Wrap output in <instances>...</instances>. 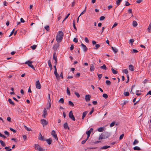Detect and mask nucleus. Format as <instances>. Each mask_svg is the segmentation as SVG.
I'll use <instances>...</instances> for the list:
<instances>
[{
    "instance_id": "f257e3e1",
    "label": "nucleus",
    "mask_w": 151,
    "mask_h": 151,
    "mask_svg": "<svg viewBox=\"0 0 151 151\" xmlns=\"http://www.w3.org/2000/svg\"><path fill=\"white\" fill-rule=\"evenodd\" d=\"M63 33L61 31H59L57 33L56 37V40L58 42H60L63 38Z\"/></svg>"
},
{
    "instance_id": "f03ea898",
    "label": "nucleus",
    "mask_w": 151,
    "mask_h": 151,
    "mask_svg": "<svg viewBox=\"0 0 151 151\" xmlns=\"http://www.w3.org/2000/svg\"><path fill=\"white\" fill-rule=\"evenodd\" d=\"M35 149L39 151H44L43 149L38 144H35Z\"/></svg>"
},
{
    "instance_id": "7ed1b4c3",
    "label": "nucleus",
    "mask_w": 151,
    "mask_h": 151,
    "mask_svg": "<svg viewBox=\"0 0 151 151\" xmlns=\"http://www.w3.org/2000/svg\"><path fill=\"white\" fill-rule=\"evenodd\" d=\"M32 61H28L26 62L25 63V64H27L28 65L31 67L33 69H35V68L33 66V65H32L31 64L32 63Z\"/></svg>"
},
{
    "instance_id": "20e7f679",
    "label": "nucleus",
    "mask_w": 151,
    "mask_h": 151,
    "mask_svg": "<svg viewBox=\"0 0 151 151\" xmlns=\"http://www.w3.org/2000/svg\"><path fill=\"white\" fill-rule=\"evenodd\" d=\"M69 117L71 119L75 121V119L74 116L73 115L72 111H70L69 113Z\"/></svg>"
},
{
    "instance_id": "39448f33",
    "label": "nucleus",
    "mask_w": 151,
    "mask_h": 151,
    "mask_svg": "<svg viewBox=\"0 0 151 151\" xmlns=\"http://www.w3.org/2000/svg\"><path fill=\"white\" fill-rule=\"evenodd\" d=\"M48 98L49 99L48 100V103L47 104V109H49L51 107V103H50L51 100L50 99V95L49 94H48Z\"/></svg>"
},
{
    "instance_id": "423d86ee",
    "label": "nucleus",
    "mask_w": 151,
    "mask_h": 151,
    "mask_svg": "<svg viewBox=\"0 0 151 151\" xmlns=\"http://www.w3.org/2000/svg\"><path fill=\"white\" fill-rule=\"evenodd\" d=\"M36 88L38 89H40L41 88V85L39 81H37L35 83Z\"/></svg>"
},
{
    "instance_id": "0eeeda50",
    "label": "nucleus",
    "mask_w": 151,
    "mask_h": 151,
    "mask_svg": "<svg viewBox=\"0 0 151 151\" xmlns=\"http://www.w3.org/2000/svg\"><path fill=\"white\" fill-rule=\"evenodd\" d=\"M93 131V129L92 128H91L89 130L87 131L86 132V134L87 135V138H88L89 137L91 133V132H92Z\"/></svg>"
},
{
    "instance_id": "6e6552de",
    "label": "nucleus",
    "mask_w": 151,
    "mask_h": 151,
    "mask_svg": "<svg viewBox=\"0 0 151 151\" xmlns=\"http://www.w3.org/2000/svg\"><path fill=\"white\" fill-rule=\"evenodd\" d=\"M51 134L56 140H58V138L57 137L56 134L54 130H52V131Z\"/></svg>"
},
{
    "instance_id": "1a4fd4ad",
    "label": "nucleus",
    "mask_w": 151,
    "mask_h": 151,
    "mask_svg": "<svg viewBox=\"0 0 151 151\" xmlns=\"http://www.w3.org/2000/svg\"><path fill=\"white\" fill-rule=\"evenodd\" d=\"M47 115V111L45 108H44L43 111V114L42 115V117L44 118H45L46 116Z\"/></svg>"
},
{
    "instance_id": "9d476101",
    "label": "nucleus",
    "mask_w": 151,
    "mask_h": 151,
    "mask_svg": "<svg viewBox=\"0 0 151 151\" xmlns=\"http://www.w3.org/2000/svg\"><path fill=\"white\" fill-rule=\"evenodd\" d=\"M91 96L89 95H86L85 96V99L86 102L89 101L90 100Z\"/></svg>"
},
{
    "instance_id": "9b49d317",
    "label": "nucleus",
    "mask_w": 151,
    "mask_h": 151,
    "mask_svg": "<svg viewBox=\"0 0 151 151\" xmlns=\"http://www.w3.org/2000/svg\"><path fill=\"white\" fill-rule=\"evenodd\" d=\"M41 122L43 126L46 125L47 124V121L44 119L41 120Z\"/></svg>"
},
{
    "instance_id": "f8f14e48",
    "label": "nucleus",
    "mask_w": 151,
    "mask_h": 151,
    "mask_svg": "<svg viewBox=\"0 0 151 151\" xmlns=\"http://www.w3.org/2000/svg\"><path fill=\"white\" fill-rule=\"evenodd\" d=\"M55 54H56V52H54L53 54V59L55 60V64H56L57 63V56H55Z\"/></svg>"
},
{
    "instance_id": "ddd939ff",
    "label": "nucleus",
    "mask_w": 151,
    "mask_h": 151,
    "mask_svg": "<svg viewBox=\"0 0 151 151\" xmlns=\"http://www.w3.org/2000/svg\"><path fill=\"white\" fill-rule=\"evenodd\" d=\"M38 138L39 140H41L45 141V139H44V137L40 133Z\"/></svg>"
},
{
    "instance_id": "4468645a",
    "label": "nucleus",
    "mask_w": 151,
    "mask_h": 151,
    "mask_svg": "<svg viewBox=\"0 0 151 151\" xmlns=\"http://www.w3.org/2000/svg\"><path fill=\"white\" fill-rule=\"evenodd\" d=\"M54 73L56 76V78L58 80H59L60 78H59V75L58 74L57 72V71L56 70H55L54 72Z\"/></svg>"
},
{
    "instance_id": "2eb2a0df",
    "label": "nucleus",
    "mask_w": 151,
    "mask_h": 151,
    "mask_svg": "<svg viewBox=\"0 0 151 151\" xmlns=\"http://www.w3.org/2000/svg\"><path fill=\"white\" fill-rule=\"evenodd\" d=\"M129 69L131 71H133L134 70V66L132 65H129Z\"/></svg>"
},
{
    "instance_id": "dca6fc26",
    "label": "nucleus",
    "mask_w": 151,
    "mask_h": 151,
    "mask_svg": "<svg viewBox=\"0 0 151 151\" xmlns=\"http://www.w3.org/2000/svg\"><path fill=\"white\" fill-rule=\"evenodd\" d=\"M45 140L46 141L47 143L49 145H50L52 143V139L50 138H49Z\"/></svg>"
},
{
    "instance_id": "f3484780",
    "label": "nucleus",
    "mask_w": 151,
    "mask_h": 151,
    "mask_svg": "<svg viewBox=\"0 0 151 151\" xmlns=\"http://www.w3.org/2000/svg\"><path fill=\"white\" fill-rule=\"evenodd\" d=\"M132 25L134 27H136L137 26V22L136 21H133L132 22Z\"/></svg>"
},
{
    "instance_id": "a211bd4d",
    "label": "nucleus",
    "mask_w": 151,
    "mask_h": 151,
    "mask_svg": "<svg viewBox=\"0 0 151 151\" xmlns=\"http://www.w3.org/2000/svg\"><path fill=\"white\" fill-rule=\"evenodd\" d=\"M8 101L10 104H11L13 105H15L14 103L12 101V99H10V98L9 99Z\"/></svg>"
},
{
    "instance_id": "6ab92c4d",
    "label": "nucleus",
    "mask_w": 151,
    "mask_h": 151,
    "mask_svg": "<svg viewBox=\"0 0 151 151\" xmlns=\"http://www.w3.org/2000/svg\"><path fill=\"white\" fill-rule=\"evenodd\" d=\"M63 126L64 128L65 129L67 128L68 129H70L69 127L68 126V124L66 122L64 124Z\"/></svg>"
},
{
    "instance_id": "aec40b11",
    "label": "nucleus",
    "mask_w": 151,
    "mask_h": 151,
    "mask_svg": "<svg viewBox=\"0 0 151 151\" xmlns=\"http://www.w3.org/2000/svg\"><path fill=\"white\" fill-rule=\"evenodd\" d=\"M88 113L87 111H85L83 112V113L82 119H83L84 117H85L86 114Z\"/></svg>"
},
{
    "instance_id": "412c9836",
    "label": "nucleus",
    "mask_w": 151,
    "mask_h": 151,
    "mask_svg": "<svg viewBox=\"0 0 151 151\" xmlns=\"http://www.w3.org/2000/svg\"><path fill=\"white\" fill-rule=\"evenodd\" d=\"M112 50L115 53H116L118 51V49L116 48H111Z\"/></svg>"
},
{
    "instance_id": "4be33fe9",
    "label": "nucleus",
    "mask_w": 151,
    "mask_h": 151,
    "mask_svg": "<svg viewBox=\"0 0 151 151\" xmlns=\"http://www.w3.org/2000/svg\"><path fill=\"white\" fill-rule=\"evenodd\" d=\"M110 147V146H104L101 147V149H106L108 148H109Z\"/></svg>"
},
{
    "instance_id": "5701e85b",
    "label": "nucleus",
    "mask_w": 151,
    "mask_h": 151,
    "mask_svg": "<svg viewBox=\"0 0 151 151\" xmlns=\"http://www.w3.org/2000/svg\"><path fill=\"white\" fill-rule=\"evenodd\" d=\"M98 131L99 132H102L104 130V128L101 127L97 129Z\"/></svg>"
},
{
    "instance_id": "b1692460",
    "label": "nucleus",
    "mask_w": 151,
    "mask_h": 151,
    "mask_svg": "<svg viewBox=\"0 0 151 151\" xmlns=\"http://www.w3.org/2000/svg\"><path fill=\"white\" fill-rule=\"evenodd\" d=\"M122 0H116V4L117 5V6H119Z\"/></svg>"
},
{
    "instance_id": "393cba45",
    "label": "nucleus",
    "mask_w": 151,
    "mask_h": 151,
    "mask_svg": "<svg viewBox=\"0 0 151 151\" xmlns=\"http://www.w3.org/2000/svg\"><path fill=\"white\" fill-rule=\"evenodd\" d=\"M94 66L93 64H91V66L90 68V70L91 71H94Z\"/></svg>"
},
{
    "instance_id": "a878e982",
    "label": "nucleus",
    "mask_w": 151,
    "mask_h": 151,
    "mask_svg": "<svg viewBox=\"0 0 151 151\" xmlns=\"http://www.w3.org/2000/svg\"><path fill=\"white\" fill-rule=\"evenodd\" d=\"M111 71L114 74H116L117 73V71L115 70L114 68H112L111 69Z\"/></svg>"
},
{
    "instance_id": "bb28decb",
    "label": "nucleus",
    "mask_w": 151,
    "mask_h": 151,
    "mask_svg": "<svg viewBox=\"0 0 151 151\" xmlns=\"http://www.w3.org/2000/svg\"><path fill=\"white\" fill-rule=\"evenodd\" d=\"M100 68L104 70L107 69V68L105 64H104L102 66H101Z\"/></svg>"
},
{
    "instance_id": "cd10ccee",
    "label": "nucleus",
    "mask_w": 151,
    "mask_h": 151,
    "mask_svg": "<svg viewBox=\"0 0 151 151\" xmlns=\"http://www.w3.org/2000/svg\"><path fill=\"white\" fill-rule=\"evenodd\" d=\"M138 52V51L136 49H133L132 50H131V52L132 53H136Z\"/></svg>"
},
{
    "instance_id": "c85d7f7f",
    "label": "nucleus",
    "mask_w": 151,
    "mask_h": 151,
    "mask_svg": "<svg viewBox=\"0 0 151 151\" xmlns=\"http://www.w3.org/2000/svg\"><path fill=\"white\" fill-rule=\"evenodd\" d=\"M68 104L69 105L73 106H74V104L71 101H68Z\"/></svg>"
},
{
    "instance_id": "c756f323",
    "label": "nucleus",
    "mask_w": 151,
    "mask_h": 151,
    "mask_svg": "<svg viewBox=\"0 0 151 151\" xmlns=\"http://www.w3.org/2000/svg\"><path fill=\"white\" fill-rule=\"evenodd\" d=\"M86 7H85V8L84 10L80 14V15L79 16V17H80L83 14L85 13V12H86Z\"/></svg>"
},
{
    "instance_id": "7c9ffc66",
    "label": "nucleus",
    "mask_w": 151,
    "mask_h": 151,
    "mask_svg": "<svg viewBox=\"0 0 151 151\" xmlns=\"http://www.w3.org/2000/svg\"><path fill=\"white\" fill-rule=\"evenodd\" d=\"M0 143L1 145L3 146H5L6 145L5 144V143L3 141L1 140H0Z\"/></svg>"
},
{
    "instance_id": "2f4dec72",
    "label": "nucleus",
    "mask_w": 151,
    "mask_h": 151,
    "mask_svg": "<svg viewBox=\"0 0 151 151\" xmlns=\"http://www.w3.org/2000/svg\"><path fill=\"white\" fill-rule=\"evenodd\" d=\"M4 149L6 150V151H11L12 150V149L9 147H5Z\"/></svg>"
},
{
    "instance_id": "473e14b6",
    "label": "nucleus",
    "mask_w": 151,
    "mask_h": 151,
    "mask_svg": "<svg viewBox=\"0 0 151 151\" xmlns=\"http://www.w3.org/2000/svg\"><path fill=\"white\" fill-rule=\"evenodd\" d=\"M139 142V141L137 139L134 140V141L133 142V145H135L136 144H138Z\"/></svg>"
},
{
    "instance_id": "72a5a7b5",
    "label": "nucleus",
    "mask_w": 151,
    "mask_h": 151,
    "mask_svg": "<svg viewBox=\"0 0 151 151\" xmlns=\"http://www.w3.org/2000/svg\"><path fill=\"white\" fill-rule=\"evenodd\" d=\"M104 136L102 134H101V135H100L99 138V139H102L104 138Z\"/></svg>"
},
{
    "instance_id": "f704fd0d",
    "label": "nucleus",
    "mask_w": 151,
    "mask_h": 151,
    "mask_svg": "<svg viewBox=\"0 0 151 151\" xmlns=\"http://www.w3.org/2000/svg\"><path fill=\"white\" fill-rule=\"evenodd\" d=\"M67 93L68 95H70V92L69 88L68 87H67Z\"/></svg>"
},
{
    "instance_id": "c9c22d12",
    "label": "nucleus",
    "mask_w": 151,
    "mask_h": 151,
    "mask_svg": "<svg viewBox=\"0 0 151 151\" xmlns=\"http://www.w3.org/2000/svg\"><path fill=\"white\" fill-rule=\"evenodd\" d=\"M24 127L25 128V129H26L27 131H30L32 130L31 129L28 128L27 126H26L25 125L24 126Z\"/></svg>"
},
{
    "instance_id": "e433bc0d",
    "label": "nucleus",
    "mask_w": 151,
    "mask_h": 151,
    "mask_svg": "<svg viewBox=\"0 0 151 151\" xmlns=\"http://www.w3.org/2000/svg\"><path fill=\"white\" fill-rule=\"evenodd\" d=\"M124 94L125 96H128L129 95V93L128 92H124Z\"/></svg>"
},
{
    "instance_id": "4c0bfd02",
    "label": "nucleus",
    "mask_w": 151,
    "mask_h": 151,
    "mask_svg": "<svg viewBox=\"0 0 151 151\" xmlns=\"http://www.w3.org/2000/svg\"><path fill=\"white\" fill-rule=\"evenodd\" d=\"M59 102L60 103H61L62 104H63L64 103V100L63 99V98H61L60 100H59Z\"/></svg>"
},
{
    "instance_id": "58836bf2",
    "label": "nucleus",
    "mask_w": 151,
    "mask_h": 151,
    "mask_svg": "<svg viewBox=\"0 0 151 151\" xmlns=\"http://www.w3.org/2000/svg\"><path fill=\"white\" fill-rule=\"evenodd\" d=\"M133 149L134 150H139L141 149L139 147L137 146H136L134 147Z\"/></svg>"
},
{
    "instance_id": "ea45409f",
    "label": "nucleus",
    "mask_w": 151,
    "mask_h": 151,
    "mask_svg": "<svg viewBox=\"0 0 151 151\" xmlns=\"http://www.w3.org/2000/svg\"><path fill=\"white\" fill-rule=\"evenodd\" d=\"M45 29L47 31H48L50 30L49 26L48 25H47L45 27Z\"/></svg>"
},
{
    "instance_id": "a19ab883",
    "label": "nucleus",
    "mask_w": 151,
    "mask_h": 151,
    "mask_svg": "<svg viewBox=\"0 0 151 151\" xmlns=\"http://www.w3.org/2000/svg\"><path fill=\"white\" fill-rule=\"evenodd\" d=\"M123 72L126 74H127L128 73V70L127 69H124L123 70Z\"/></svg>"
},
{
    "instance_id": "79ce46f5",
    "label": "nucleus",
    "mask_w": 151,
    "mask_h": 151,
    "mask_svg": "<svg viewBox=\"0 0 151 151\" xmlns=\"http://www.w3.org/2000/svg\"><path fill=\"white\" fill-rule=\"evenodd\" d=\"M106 84L108 85H110L111 84V82L109 81L106 80Z\"/></svg>"
},
{
    "instance_id": "37998d69",
    "label": "nucleus",
    "mask_w": 151,
    "mask_h": 151,
    "mask_svg": "<svg viewBox=\"0 0 151 151\" xmlns=\"http://www.w3.org/2000/svg\"><path fill=\"white\" fill-rule=\"evenodd\" d=\"M115 124V122H112L110 125V127H112L114 126Z\"/></svg>"
},
{
    "instance_id": "c03bdc74",
    "label": "nucleus",
    "mask_w": 151,
    "mask_h": 151,
    "mask_svg": "<svg viewBox=\"0 0 151 151\" xmlns=\"http://www.w3.org/2000/svg\"><path fill=\"white\" fill-rule=\"evenodd\" d=\"M73 28L74 29H75L76 30H77V29H76V26H75V20H73Z\"/></svg>"
},
{
    "instance_id": "a18cd8bd",
    "label": "nucleus",
    "mask_w": 151,
    "mask_h": 151,
    "mask_svg": "<svg viewBox=\"0 0 151 151\" xmlns=\"http://www.w3.org/2000/svg\"><path fill=\"white\" fill-rule=\"evenodd\" d=\"M59 42H58L54 45L53 47H58L59 46Z\"/></svg>"
},
{
    "instance_id": "49530a36",
    "label": "nucleus",
    "mask_w": 151,
    "mask_h": 151,
    "mask_svg": "<svg viewBox=\"0 0 151 151\" xmlns=\"http://www.w3.org/2000/svg\"><path fill=\"white\" fill-rule=\"evenodd\" d=\"M74 94L76 95V96L78 98L80 97V95L79 93L76 92H75Z\"/></svg>"
},
{
    "instance_id": "de8ad7c7",
    "label": "nucleus",
    "mask_w": 151,
    "mask_h": 151,
    "mask_svg": "<svg viewBox=\"0 0 151 151\" xmlns=\"http://www.w3.org/2000/svg\"><path fill=\"white\" fill-rule=\"evenodd\" d=\"M103 96L105 99H107L108 97V96L106 94H104L103 95Z\"/></svg>"
},
{
    "instance_id": "09e8293b",
    "label": "nucleus",
    "mask_w": 151,
    "mask_h": 151,
    "mask_svg": "<svg viewBox=\"0 0 151 151\" xmlns=\"http://www.w3.org/2000/svg\"><path fill=\"white\" fill-rule=\"evenodd\" d=\"M151 29V24H149L148 27V30L149 32H150V30Z\"/></svg>"
},
{
    "instance_id": "8fccbe9b",
    "label": "nucleus",
    "mask_w": 151,
    "mask_h": 151,
    "mask_svg": "<svg viewBox=\"0 0 151 151\" xmlns=\"http://www.w3.org/2000/svg\"><path fill=\"white\" fill-rule=\"evenodd\" d=\"M88 138H87L85 140H83L81 142V143L82 144H83L85 143L86 141L87 140Z\"/></svg>"
},
{
    "instance_id": "3c124183",
    "label": "nucleus",
    "mask_w": 151,
    "mask_h": 151,
    "mask_svg": "<svg viewBox=\"0 0 151 151\" xmlns=\"http://www.w3.org/2000/svg\"><path fill=\"white\" fill-rule=\"evenodd\" d=\"M48 65L49 67H51V66H52V65L51 63V62L50 60H49L48 61Z\"/></svg>"
},
{
    "instance_id": "603ef678",
    "label": "nucleus",
    "mask_w": 151,
    "mask_h": 151,
    "mask_svg": "<svg viewBox=\"0 0 151 151\" xmlns=\"http://www.w3.org/2000/svg\"><path fill=\"white\" fill-rule=\"evenodd\" d=\"M14 29H13V30L12 31V32H11L10 35L9 36V37H10L11 36H12L13 34L14 33Z\"/></svg>"
},
{
    "instance_id": "864d4df0",
    "label": "nucleus",
    "mask_w": 151,
    "mask_h": 151,
    "mask_svg": "<svg viewBox=\"0 0 151 151\" xmlns=\"http://www.w3.org/2000/svg\"><path fill=\"white\" fill-rule=\"evenodd\" d=\"M100 20H104L105 19V17L104 16H101L100 18Z\"/></svg>"
},
{
    "instance_id": "5fc2aeb1",
    "label": "nucleus",
    "mask_w": 151,
    "mask_h": 151,
    "mask_svg": "<svg viewBox=\"0 0 151 151\" xmlns=\"http://www.w3.org/2000/svg\"><path fill=\"white\" fill-rule=\"evenodd\" d=\"M78 39L77 38H75L74 39H73V42L76 43V42H78Z\"/></svg>"
},
{
    "instance_id": "6e6d98bb",
    "label": "nucleus",
    "mask_w": 151,
    "mask_h": 151,
    "mask_svg": "<svg viewBox=\"0 0 151 151\" xmlns=\"http://www.w3.org/2000/svg\"><path fill=\"white\" fill-rule=\"evenodd\" d=\"M10 129L14 133H15L16 132V131L15 130V129H12V128H10Z\"/></svg>"
},
{
    "instance_id": "4d7b16f0",
    "label": "nucleus",
    "mask_w": 151,
    "mask_h": 151,
    "mask_svg": "<svg viewBox=\"0 0 151 151\" xmlns=\"http://www.w3.org/2000/svg\"><path fill=\"white\" fill-rule=\"evenodd\" d=\"M4 134H5L9 136V133L7 131H5L4 132Z\"/></svg>"
},
{
    "instance_id": "13d9d810",
    "label": "nucleus",
    "mask_w": 151,
    "mask_h": 151,
    "mask_svg": "<svg viewBox=\"0 0 151 151\" xmlns=\"http://www.w3.org/2000/svg\"><path fill=\"white\" fill-rule=\"evenodd\" d=\"M102 74H98V77L99 80L102 77Z\"/></svg>"
},
{
    "instance_id": "bf43d9fd",
    "label": "nucleus",
    "mask_w": 151,
    "mask_h": 151,
    "mask_svg": "<svg viewBox=\"0 0 151 151\" xmlns=\"http://www.w3.org/2000/svg\"><path fill=\"white\" fill-rule=\"evenodd\" d=\"M124 134H122V135H121L120 137H119V139H122L123 137H124Z\"/></svg>"
},
{
    "instance_id": "052dcab7",
    "label": "nucleus",
    "mask_w": 151,
    "mask_h": 151,
    "mask_svg": "<svg viewBox=\"0 0 151 151\" xmlns=\"http://www.w3.org/2000/svg\"><path fill=\"white\" fill-rule=\"evenodd\" d=\"M130 5V4L127 1H126V3L125 4V6H128Z\"/></svg>"
},
{
    "instance_id": "680f3d73",
    "label": "nucleus",
    "mask_w": 151,
    "mask_h": 151,
    "mask_svg": "<svg viewBox=\"0 0 151 151\" xmlns=\"http://www.w3.org/2000/svg\"><path fill=\"white\" fill-rule=\"evenodd\" d=\"M142 1V0H137L136 1V3L138 4H139Z\"/></svg>"
},
{
    "instance_id": "e2e57ef3",
    "label": "nucleus",
    "mask_w": 151,
    "mask_h": 151,
    "mask_svg": "<svg viewBox=\"0 0 151 151\" xmlns=\"http://www.w3.org/2000/svg\"><path fill=\"white\" fill-rule=\"evenodd\" d=\"M85 40L86 42L88 43L89 42V40L88 38L86 37L85 38Z\"/></svg>"
},
{
    "instance_id": "0e129e2a",
    "label": "nucleus",
    "mask_w": 151,
    "mask_h": 151,
    "mask_svg": "<svg viewBox=\"0 0 151 151\" xmlns=\"http://www.w3.org/2000/svg\"><path fill=\"white\" fill-rule=\"evenodd\" d=\"M118 24L117 23H116V22H115L114 23V24L113 25V26L112 27V28H113L114 27H116V26Z\"/></svg>"
},
{
    "instance_id": "69168bd1",
    "label": "nucleus",
    "mask_w": 151,
    "mask_h": 151,
    "mask_svg": "<svg viewBox=\"0 0 151 151\" xmlns=\"http://www.w3.org/2000/svg\"><path fill=\"white\" fill-rule=\"evenodd\" d=\"M70 14L69 13L68 14H67V15L66 16V17H65V18L64 19V20H63V22L65 20V19H67L68 18V17H69V16L70 15Z\"/></svg>"
},
{
    "instance_id": "338daca9",
    "label": "nucleus",
    "mask_w": 151,
    "mask_h": 151,
    "mask_svg": "<svg viewBox=\"0 0 151 151\" xmlns=\"http://www.w3.org/2000/svg\"><path fill=\"white\" fill-rule=\"evenodd\" d=\"M128 11L129 13H132V9H129Z\"/></svg>"
},
{
    "instance_id": "774afa93",
    "label": "nucleus",
    "mask_w": 151,
    "mask_h": 151,
    "mask_svg": "<svg viewBox=\"0 0 151 151\" xmlns=\"http://www.w3.org/2000/svg\"><path fill=\"white\" fill-rule=\"evenodd\" d=\"M7 120L9 122H11V118L10 117H8L7 118Z\"/></svg>"
}]
</instances>
